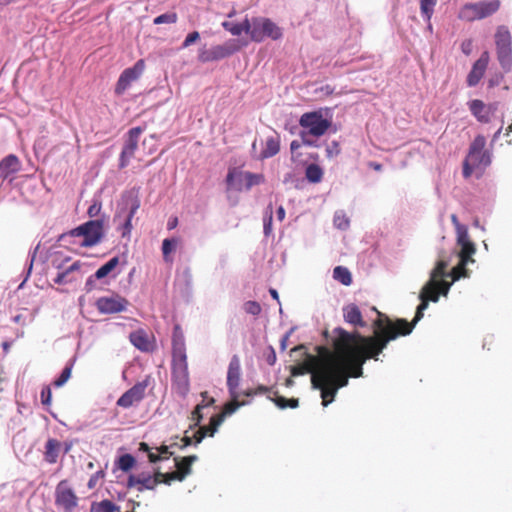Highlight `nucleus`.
I'll return each mask as SVG.
<instances>
[{"mask_svg": "<svg viewBox=\"0 0 512 512\" xmlns=\"http://www.w3.org/2000/svg\"><path fill=\"white\" fill-rule=\"evenodd\" d=\"M374 335L363 336L348 332L341 327L332 331L331 346H317V355L303 352L305 360L291 367L292 376L311 373V384L321 392L322 405L328 406L335 399L337 391L348 385L349 378L363 375V365L369 359L378 360V355L396 334L386 333L382 315L374 321Z\"/></svg>", "mask_w": 512, "mask_h": 512, "instance_id": "1", "label": "nucleus"}, {"mask_svg": "<svg viewBox=\"0 0 512 512\" xmlns=\"http://www.w3.org/2000/svg\"><path fill=\"white\" fill-rule=\"evenodd\" d=\"M467 264L468 262L460 260L450 272H447L448 262L443 259L438 260L430 273V279L421 289L419 295L421 303L416 309L415 317L412 322L409 323L407 320L402 318L392 321L388 317L382 315L383 328L385 332L388 334H396V338L398 336L409 335L416 323L422 319L424 311L428 308L429 301L437 302L440 294L444 296L448 294L453 282L459 280L461 277L467 276Z\"/></svg>", "mask_w": 512, "mask_h": 512, "instance_id": "2", "label": "nucleus"}, {"mask_svg": "<svg viewBox=\"0 0 512 512\" xmlns=\"http://www.w3.org/2000/svg\"><path fill=\"white\" fill-rule=\"evenodd\" d=\"M299 125L302 130L299 133L302 144L316 147L314 138H320L326 134L332 125L330 119L324 117L322 110L306 112L301 115Z\"/></svg>", "mask_w": 512, "mask_h": 512, "instance_id": "3", "label": "nucleus"}, {"mask_svg": "<svg viewBox=\"0 0 512 512\" xmlns=\"http://www.w3.org/2000/svg\"><path fill=\"white\" fill-rule=\"evenodd\" d=\"M104 235V221L101 219L90 220L84 224L72 229L68 233H63L59 240H66L68 237L82 236L84 239L80 243L81 247H92L98 244Z\"/></svg>", "mask_w": 512, "mask_h": 512, "instance_id": "4", "label": "nucleus"}, {"mask_svg": "<svg viewBox=\"0 0 512 512\" xmlns=\"http://www.w3.org/2000/svg\"><path fill=\"white\" fill-rule=\"evenodd\" d=\"M499 8V0H484L477 3H467L459 10L458 18L471 22L489 17L496 13Z\"/></svg>", "mask_w": 512, "mask_h": 512, "instance_id": "5", "label": "nucleus"}, {"mask_svg": "<svg viewBox=\"0 0 512 512\" xmlns=\"http://www.w3.org/2000/svg\"><path fill=\"white\" fill-rule=\"evenodd\" d=\"M249 36L254 42H262L265 38L278 40L282 37V30L271 19L253 17L250 20Z\"/></svg>", "mask_w": 512, "mask_h": 512, "instance_id": "6", "label": "nucleus"}, {"mask_svg": "<svg viewBox=\"0 0 512 512\" xmlns=\"http://www.w3.org/2000/svg\"><path fill=\"white\" fill-rule=\"evenodd\" d=\"M172 386L182 397H185L190 390L187 357L179 353L178 358H172Z\"/></svg>", "mask_w": 512, "mask_h": 512, "instance_id": "7", "label": "nucleus"}, {"mask_svg": "<svg viewBox=\"0 0 512 512\" xmlns=\"http://www.w3.org/2000/svg\"><path fill=\"white\" fill-rule=\"evenodd\" d=\"M263 174H255L251 172H242L237 169H230L226 176L228 188L241 191L243 188L250 190L253 186L264 182Z\"/></svg>", "mask_w": 512, "mask_h": 512, "instance_id": "8", "label": "nucleus"}, {"mask_svg": "<svg viewBox=\"0 0 512 512\" xmlns=\"http://www.w3.org/2000/svg\"><path fill=\"white\" fill-rule=\"evenodd\" d=\"M55 505L63 512H73L78 505V497L67 480H61L55 488Z\"/></svg>", "mask_w": 512, "mask_h": 512, "instance_id": "9", "label": "nucleus"}, {"mask_svg": "<svg viewBox=\"0 0 512 512\" xmlns=\"http://www.w3.org/2000/svg\"><path fill=\"white\" fill-rule=\"evenodd\" d=\"M145 68V61L143 59H139L132 67L123 70L115 85V94L118 96L123 95L132 83L140 79L145 71Z\"/></svg>", "mask_w": 512, "mask_h": 512, "instance_id": "10", "label": "nucleus"}, {"mask_svg": "<svg viewBox=\"0 0 512 512\" xmlns=\"http://www.w3.org/2000/svg\"><path fill=\"white\" fill-rule=\"evenodd\" d=\"M166 476L160 470H156L153 475L141 473L139 475H130L127 486L135 487L139 492L153 490L158 484L164 483Z\"/></svg>", "mask_w": 512, "mask_h": 512, "instance_id": "11", "label": "nucleus"}, {"mask_svg": "<svg viewBox=\"0 0 512 512\" xmlns=\"http://www.w3.org/2000/svg\"><path fill=\"white\" fill-rule=\"evenodd\" d=\"M198 460L196 455H190L185 457H175L176 470L173 472L164 473L166 479L164 484L170 485L172 481H183L187 476L192 473V465Z\"/></svg>", "mask_w": 512, "mask_h": 512, "instance_id": "12", "label": "nucleus"}, {"mask_svg": "<svg viewBox=\"0 0 512 512\" xmlns=\"http://www.w3.org/2000/svg\"><path fill=\"white\" fill-rule=\"evenodd\" d=\"M95 305L101 314H115L126 311L129 301L119 294H113L98 298Z\"/></svg>", "mask_w": 512, "mask_h": 512, "instance_id": "13", "label": "nucleus"}, {"mask_svg": "<svg viewBox=\"0 0 512 512\" xmlns=\"http://www.w3.org/2000/svg\"><path fill=\"white\" fill-rule=\"evenodd\" d=\"M149 383V376H147L143 381L137 382L117 400V406L127 409L141 402L145 396V391Z\"/></svg>", "mask_w": 512, "mask_h": 512, "instance_id": "14", "label": "nucleus"}, {"mask_svg": "<svg viewBox=\"0 0 512 512\" xmlns=\"http://www.w3.org/2000/svg\"><path fill=\"white\" fill-rule=\"evenodd\" d=\"M237 50L238 47L232 41H229L222 45L213 46L210 49H201L198 59L202 63L218 61L231 56Z\"/></svg>", "mask_w": 512, "mask_h": 512, "instance_id": "15", "label": "nucleus"}, {"mask_svg": "<svg viewBox=\"0 0 512 512\" xmlns=\"http://www.w3.org/2000/svg\"><path fill=\"white\" fill-rule=\"evenodd\" d=\"M142 132L143 129L141 127H134L128 131L127 139L122 148L119 158L120 168H125L129 164L130 159L134 156L135 151L137 150L138 147L139 137Z\"/></svg>", "mask_w": 512, "mask_h": 512, "instance_id": "16", "label": "nucleus"}, {"mask_svg": "<svg viewBox=\"0 0 512 512\" xmlns=\"http://www.w3.org/2000/svg\"><path fill=\"white\" fill-rule=\"evenodd\" d=\"M491 163V155L487 150H483L474 155L472 153H468L464 163H463V176L465 178H469L473 170L476 168H486Z\"/></svg>", "mask_w": 512, "mask_h": 512, "instance_id": "17", "label": "nucleus"}, {"mask_svg": "<svg viewBox=\"0 0 512 512\" xmlns=\"http://www.w3.org/2000/svg\"><path fill=\"white\" fill-rule=\"evenodd\" d=\"M471 114L481 123H489L491 115L497 110V104H485L482 100L474 99L468 103Z\"/></svg>", "mask_w": 512, "mask_h": 512, "instance_id": "18", "label": "nucleus"}, {"mask_svg": "<svg viewBox=\"0 0 512 512\" xmlns=\"http://www.w3.org/2000/svg\"><path fill=\"white\" fill-rule=\"evenodd\" d=\"M489 61L490 54L488 51H484L479 59L473 64L472 69L467 76V85L469 87H474L480 82L488 67Z\"/></svg>", "mask_w": 512, "mask_h": 512, "instance_id": "19", "label": "nucleus"}, {"mask_svg": "<svg viewBox=\"0 0 512 512\" xmlns=\"http://www.w3.org/2000/svg\"><path fill=\"white\" fill-rule=\"evenodd\" d=\"M241 379V364L238 355H233L227 371V387L232 397H235Z\"/></svg>", "mask_w": 512, "mask_h": 512, "instance_id": "20", "label": "nucleus"}, {"mask_svg": "<svg viewBox=\"0 0 512 512\" xmlns=\"http://www.w3.org/2000/svg\"><path fill=\"white\" fill-rule=\"evenodd\" d=\"M20 169L21 162L19 158L14 154H10L0 161V179L5 180L11 175L19 172Z\"/></svg>", "mask_w": 512, "mask_h": 512, "instance_id": "21", "label": "nucleus"}, {"mask_svg": "<svg viewBox=\"0 0 512 512\" xmlns=\"http://www.w3.org/2000/svg\"><path fill=\"white\" fill-rule=\"evenodd\" d=\"M457 244L461 247L459 252L460 260L463 262H474L473 254L476 252L475 244L470 240L468 232L457 236Z\"/></svg>", "mask_w": 512, "mask_h": 512, "instance_id": "22", "label": "nucleus"}, {"mask_svg": "<svg viewBox=\"0 0 512 512\" xmlns=\"http://www.w3.org/2000/svg\"><path fill=\"white\" fill-rule=\"evenodd\" d=\"M344 320L355 327H364L365 322L359 307L355 304H348L343 307Z\"/></svg>", "mask_w": 512, "mask_h": 512, "instance_id": "23", "label": "nucleus"}, {"mask_svg": "<svg viewBox=\"0 0 512 512\" xmlns=\"http://www.w3.org/2000/svg\"><path fill=\"white\" fill-rule=\"evenodd\" d=\"M140 207V200L137 196L131 199L130 209L124 218L123 224L119 227L122 237H129L133 229L132 219Z\"/></svg>", "mask_w": 512, "mask_h": 512, "instance_id": "24", "label": "nucleus"}, {"mask_svg": "<svg viewBox=\"0 0 512 512\" xmlns=\"http://www.w3.org/2000/svg\"><path fill=\"white\" fill-rule=\"evenodd\" d=\"M61 452L62 443L55 438H49L45 444L44 460L49 464H55Z\"/></svg>", "mask_w": 512, "mask_h": 512, "instance_id": "25", "label": "nucleus"}, {"mask_svg": "<svg viewBox=\"0 0 512 512\" xmlns=\"http://www.w3.org/2000/svg\"><path fill=\"white\" fill-rule=\"evenodd\" d=\"M178 353L183 357L186 355L185 340L180 326L176 325L172 337V358H178Z\"/></svg>", "mask_w": 512, "mask_h": 512, "instance_id": "26", "label": "nucleus"}, {"mask_svg": "<svg viewBox=\"0 0 512 512\" xmlns=\"http://www.w3.org/2000/svg\"><path fill=\"white\" fill-rule=\"evenodd\" d=\"M280 150V137L278 134L269 136L265 140V146L261 151L260 158L266 159L275 156Z\"/></svg>", "mask_w": 512, "mask_h": 512, "instance_id": "27", "label": "nucleus"}, {"mask_svg": "<svg viewBox=\"0 0 512 512\" xmlns=\"http://www.w3.org/2000/svg\"><path fill=\"white\" fill-rule=\"evenodd\" d=\"M130 342L139 350L147 352L151 349V343L148 340L147 333L142 330H136L129 335Z\"/></svg>", "mask_w": 512, "mask_h": 512, "instance_id": "28", "label": "nucleus"}, {"mask_svg": "<svg viewBox=\"0 0 512 512\" xmlns=\"http://www.w3.org/2000/svg\"><path fill=\"white\" fill-rule=\"evenodd\" d=\"M222 27L229 31L233 36H240L243 32L249 34L250 31V20L246 17L242 23H233L230 21H224Z\"/></svg>", "mask_w": 512, "mask_h": 512, "instance_id": "29", "label": "nucleus"}, {"mask_svg": "<svg viewBox=\"0 0 512 512\" xmlns=\"http://www.w3.org/2000/svg\"><path fill=\"white\" fill-rule=\"evenodd\" d=\"M181 239L179 237L166 238L162 242V254L165 262H172L171 254L176 251L180 245Z\"/></svg>", "mask_w": 512, "mask_h": 512, "instance_id": "30", "label": "nucleus"}, {"mask_svg": "<svg viewBox=\"0 0 512 512\" xmlns=\"http://www.w3.org/2000/svg\"><path fill=\"white\" fill-rule=\"evenodd\" d=\"M497 49V58L501 67L505 71H510L512 66V47H503Z\"/></svg>", "mask_w": 512, "mask_h": 512, "instance_id": "31", "label": "nucleus"}, {"mask_svg": "<svg viewBox=\"0 0 512 512\" xmlns=\"http://www.w3.org/2000/svg\"><path fill=\"white\" fill-rule=\"evenodd\" d=\"M495 43L496 48H503V47H512V41H511V35L509 30L504 27L500 26L498 27L496 34H495Z\"/></svg>", "mask_w": 512, "mask_h": 512, "instance_id": "32", "label": "nucleus"}, {"mask_svg": "<svg viewBox=\"0 0 512 512\" xmlns=\"http://www.w3.org/2000/svg\"><path fill=\"white\" fill-rule=\"evenodd\" d=\"M90 512H120V507L105 499L91 504Z\"/></svg>", "mask_w": 512, "mask_h": 512, "instance_id": "33", "label": "nucleus"}, {"mask_svg": "<svg viewBox=\"0 0 512 512\" xmlns=\"http://www.w3.org/2000/svg\"><path fill=\"white\" fill-rule=\"evenodd\" d=\"M333 278L345 286L352 284V275L344 266H337L334 268Z\"/></svg>", "mask_w": 512, "mask_h": 512, "instance_id": "34", "label": "nucleus"}, {"mask_svg": "<svg viewBox=\"0 0 512 512\" xmlns=\"http://www.w3.org/2000/svg\"><path fill=\"white\" fill-rule=\"evenodd\" d=\"M81 267V264L79 261L74 262L72 265H70L66 270L59 272L54 279V282L56 284H64L73 281V278L70 277V274L74 271L79 270Z\"/></svg>", "mask_w": 512, "mask_h": 512, "instance_id": "35", "label": "nucleus"}, {"mask_svg": "<svg viewBox=\"0 0 512 512\" xmlns=\"http://www.w3.org/2000/svg\"><path fill=\"white\" fill-rule=\"evenodd\" d=\"M438 0H419L420 12L424 20L430 23Z\"/></svg>", "mask_w": 512, "mask_h": 512, "instance_id": "36", "label": "nucleus"}, {"mask_svg": "<svg viewBox=\"0 0 512 512\" xmlns=\"http://www.w3.org/2000/svg\"><path fill=\"white\" fill-rule=\"evenodd\" d=\"M119 264V258L113 257L104 265H102L94 274L96 279H102L112 272Z\"/></svg>", "mask_w": 512, "mask_h": 512, "instance_id": "37", "label": "nucleus"}, {"mask_svg": "<svg viewBox=\"0 0 512 512\" xmlns=\"http://www.w3.org/2000/svg\"><path fill=\"white\" fill-rule=\"evenodd\" d=\"M223 422V414H216L210 418V423L207 426L199 427V429H203L206 432V436L212 437L215 432L218 430V427Z\"/></svg>", "mask_w": 512, "mask_h": 512, "instance_id": "38", "label": "nucleus"}, {"mask_svg": "<svg viewBox=\"0 0 512 512\" xmlns=\"http://www.w3.org/2000/svg\"><path fill=\"white\" fill-rule=\"evenodd\" d=\"M306 178L312 183H318L323 177V171L317 164H310L305 171Z\"/></svg>", "mask_w": 512, "mask_h": 512, "instance_id": "39", "label": "nucleus"}, {"mask_svg": "<svg viewBox=\"0 0 512 512\" xmlns=\"http://www.w3.org/2000/svg\"><path fill=\"white\" fill-rule=\"evenodd\" d=\"M275 404L277 407H279L280 409H285V408H297L298 405H299V400L297 398H290V399H287L283 396H276L275 398H270Z\"/></svg>", "mask_w": 512, "mask_h": 512, "instance_id": "40", "label": "nucleus"}, {"mask_svg": "<svg viewBox=\"0 0 512 512\" xmlns=\"http://www.w3.org/2000/svg\"><path fill=\"white\" fill-rule=\"evenodd\" d=\"M135 465V458L131 454H124L117 460V466L124 472H128Z\"/></svg>", "mask_w": 512, "mask_h": 512, "instance_id": "41", "label": "nucleus"}, {"mask_svg": "<svg viewBox=\"0 0 512 512\" xmlns=\"http://www.w3.org/2000/svg\"><path fill=\"white\" fill-rule=\"evenodd\" d=\"M485 145H486V139L483 135H477L474 140L472 141V143L470 144V147H469V152L468 153H472V155L478 153V152H481L483 150H485Z\"/></svg>", "mask_w": 512, "mask_h": 512, "instance_id": "42", "label": "nucleus"}, {"mask_svg": "<svg viewBox=\"0 0 512 512\" xmlns=\"http://www.w3.org/2000/svg\"><path fill=\"white\" fill-rule=\"evenodd\" d=\"M177 19H178V16L175 12H168V13H164V14H161L159 16H157L154 20H153V23L155 25H160V24H174L177 22Z\"/></svg>", "mask_w": 512, "mask_h": 512, "instance_id": "43", "label": "nucleus"}, {"mask_svg": "<svg viewBox=\"0 0 512 512\" xmlns=\"http://www.w3.org/2000/svg\"><path fill=\"white\" fill-rule=\"evenodd\" d=\"M238 393L236 392L235 397H232V401L226 403L223 407V411L220 414H223V419L226 415H231L234 413L240 406L244 405V402L237 401Z\"/></svg>", "mask_w": 512, "mask_h": 512, "instance_id": "44", "label": "nucleus"}, {"mask_svg": "<svg viewBox=\"0 0 512 512\" xmlns=\"http://www.w3.org/2000/svg\"><path fill=\"white\" fill-rule=\"evenodd\" d=\"M71 367L67 366L65 367L60 376L54 381V386L56 387H61L62 385H64L68 379L71 377Z\"/></svg>", "mask_w": 512, "mask_h": 512, "instance_id": "45", "label": "nucleus"}, {"mask_svg": "<svg viewBox=\"0 0 512 512\" xmlns=\"http://www.w3.org/2000/svg\"><path fill=\"white\" fill-rule=\"evenodd\" d=\"M244 310L246 313L256 316L260 314L261 306L256 301H247L244 304Z\"/></svg>", "mask_w": 512, "mask_h": 512, "instance_id": "46", "label": "nucleus"}, {"mask_svg": "<svg viewBox=\"0 0 512 512\" xmlns=\"http://www.w3.org/2000/svg\"><path fill=\"white\" fill-rule=\"evenodd\" d=\"M104 477H105V472L103 470H99V471L95 472L93 475H91V477L87 483V487L89 489H94Z\"/></svg>", "mask_w": 512, "mask_h": 512, "instance_id": "47", "label": "nucleus"}, {"mask_svg": "<svg viewBox=\"0 0 512 512\" xmlns=\"http://www.w3.org/2000/svg\"><path fill=\"white\" fill-rule=\"evenodd\" d=\"M102 209V203L100 200H94L93 203L89 206L87 210V214L90 218L97 217Z\"/></svg>", "mask_w": 512, "mask_h": 512, "instance_id": "48", "label": "nucleus"}, {"mask_svg": "<svg viewBox=\"0 0 512 512\" xmlns=\"http://www.w3.org/2000/svg\"><path fill=\"white\" fill-rule=\"evenodd\" d=\"M205 407L203 404H198L191 413V420L194 422V426H198L203 419L201 410Z\"/></svg>", "mask_w": 512, "mask_h": 512, "instance_id": "49", "label": "nucleus"}, {"mask_svg": "<svg viewBox=\"0 0 512 512\" xmlns=\"http://www.w3.org/2000/svg\"><path fill=\"white\" fill-rule=\"evenodd\" d=\"M334 224L339 229H346L349 226V219L345 214H336L334 217Z\"/></svg>", "mask_w": 512, "mask_h": 512, "instance_id": "50", "label": "nucleus"}, {"mask_svg": "<svg viewBox=\"0 0 512 512\" xmlns=\"http://www.w3.org/2000/svg\"><path fill=\"white\" fill-rule=\"evenodd\" d=\"M451 222L454 225L456 229L457 236L465 234L468 232V229L465 225L461 224L458 220V217L456 214L451 215Z\"/></svg>", "mask_w": 512, "mask_h": 512, "instance_id": "51", "label": "nucleus"}, {"mask_svg": "<svg viewBox=\"0 0 512 512\" xmlns=\"http://www.w3.org/2000/svg\"><path fill=\"white\" fill-rule=\"evenodd\" d=\"M176 445H178L176 442H171L169 445H161L157 450L161 456L168 458V456H172L174 454V451L171 449L175 448Z\"/></svg>", "mask_w": 512, "mask_h": 512, "instance_id": "52", "label": "nucleus"}, {"mask_svg": "<svg viewBox=\"0 0 512 512\" xmlns=\"http://www.w3.org/2000/svg\"><path fill=\"white\" fill-rule=\"evenodd\" d=\"M40 397H41V403L43 405L48 406L51 404L52 391L49 386L43 387Z\"/></svg>", "mask_w": 512, "mask_h": 512, "instance_id": "53", "label": "nucleus"}, {"mask_svg": "<svg viewBox=\"0 0 512 512\" xmlns=\"http://www.w3.org/2000/svg\"><path fill=\"white\" fill-rule=\"evenodd\" d=\"M199 38H200V34L198 31H193V32L189 33L186 36L185 40L183 41L182 47L183 48L189 47L190 45L195 43Z\"/></svg>", "mask_w": 512, "mask_h": 512, "instance_id": "54", "label": "nucleus"}, {"mask_svg": "<svg viewBox=\"0 0 512 512\" xmlns=\"http://www.w3.org/2000/svg\"><path fill=\"white\" fill-rule=\"evenodd\" d=\"M178 445L175 446V448L184 449L192 444V438L189 436H183L179 438L178 436L175 437V441Z\"/></svg>", "mask_w": 512, "mask_h": 512, "instance_id": "55", "label": "nucleus"}, {"mask_svg": "<svg viewBox=\"0 0 512 512\" xmlns=\"http://www.w3.org/2000/svg\"><path fill=\"white\" fill-rule=\"evenodd\" d=\"M267 213H269V217L264 222V233L268 235L271 232V222H272V205L270 204L267 207Z\"/></svg>", "mask_w": 512, "mask_h": 512, "instance_id": "56", "label": "nucleus"}, {"mask_svg": "<svg viewBox=\"0 0 512 512\" xmlns=\"http://www.w3.org/2000/svg\"><path fill=\"white\" fill-rule=\"evenodd\" d=\"M270 391V388L264 386V385H259L255 390H249L245 393L246 396H252V395H256V394H264V393H267Z\"/></svg>", "mask_w": 512, "mask_h": 512, "instance_id": "57", "label": "nucleus"}, {"mask_svg": "<svg viewBox=\"0 0 512 512\" xmlns=\"http://www.w3.org/2000/svg\"><path fill=\"white\" fill-rule=\"evenodd\" d=\"M206 437V432L203 429H198L194 435L193 438L195 440L196 444H199L204 438Z\"/></svg>", "mask_w": 512, "mask_h": 512, "instance_id": "58", "label": "nucleus"}, {"mask_svg": "<svg viewBox=\"0 0 512 512\" xmlns=\"http://www.w3.org/2000/svg\"><path fill=\"white\" fill-rule=\"evenodd\" d=\"M148 459H149V461L151 463H157V462H159V461H161L163 459H167V457L161 456L159 452L158 453H154V452L151 451L148 454Z\"/></svg>", "mask_w": 512, "mask_h": 512, "instance_id": "59", "label": "nucleus"}, {"mask_svg": "<svg viewBox=\"0 0 512 512\" xmlns=\"http://www.w3.org/2000/svg\"><path fill=\"white\" fill-rule=\"evenodd\" d=\"M471 47H472V41L471 40H466L462 43L461 45V48H462V51L463 53H465L466 55H469L470 52H471Z\"/></svg>", "mask_w": 512, "mask_h": 512, "instance_id": "60", "label": "nucleus"}, {"mask_svg": "<svg viewBox=\"0 0 512 512\" xmlns=\"http://www.w3.org/2000/svg\"><path fill=\"white\" fill-rule=\"evenodd\" d=\"M177 225H178V218L176 216L171 217L167 222V229L173 230L177 227Z\"/></svg>", "mask_w": 512, "mask_h": 512, "instance_id": "61", "label": "nucleus"}, {"mask_svg": "<svg viewBox=\"0 0 512 512\" xmlns=\"http://www.w3.org/2000/svg\"><path fill=\"white\" fill-rule=\"evenodd\" d=\"M285 215H286V212H285V209L283 206H280L278 207L277 211H276V217L277 219L282 222L284 219H285Z\"/></svg>", "mask_w": 512, "mask_h": 512, "instance_id": "62", "label": "nucleus"}, {"mask_svg": "<svg viewBox=\"0 0 512 512\" xmlns=\"http://www.w3.org/2000/svg\"><path fill=\"white\" fill-rule=\"evenodd\" d=\"M201 395L203 397V401H202L201 404L205 405V407H207L209 405H212L214 403V399L213 398H207V395H208L207 392H203Z\"/></svg>", "mask_w": 512, "mask_h": 512, "instance_id": "63", "label": "nucleus"}, {"mask_svg": "<svg viewBox=\"0 0 512 512\" xmlns=\"http://www.w3.org/2000/svg\"><path fill=\"white\" fill-rule=\"evenodd\" d=\"M13 321L16 324L26 325V317L23 316L22 314H17L16 316H14Z\"/></svg>", "mask_w": 512, "mask_h": 512, "instance_id": "64", "label": "nucleus"}]
</instances>
